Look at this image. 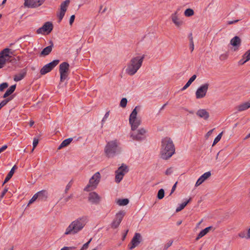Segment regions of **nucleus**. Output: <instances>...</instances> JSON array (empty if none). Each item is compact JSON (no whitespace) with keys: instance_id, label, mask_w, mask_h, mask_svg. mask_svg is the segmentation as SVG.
I'll use <instances>...</instances> for the list:
<instances>
[{"instance_id":"f257e3e1","label":"nucleus","mask_w":250,"mask_h":250,"mask_svg":"<svg viewBox=\"0 0 250 250\" xmlns=\"http://www.w3.org/2000/svg\"><path fill=\"white\" fill-rule=\"evenodd\" d=\"M175 146L170 138L166 137L161 141V158L163 160H168L175 153Z\"/></svg>"},{"instance_id":"f03ea898","label":"nucleus","mask_w":250,"mask_h":250,"mask_svg":"<svg viewBox=\"0 0 250 250\" xmlns=\"http://www.w3.org/2000/svg\"><path fill=\"white\" fill-rule=\"evenodd\" d=\"M144 58V55L132 58L127 64L126 73L130 76L134 75L141 67Z\"/></svg>"},{"instance_id":"7ed1b4c3","label":"nucleus","mask_w":250,"mask_h":250,"mask_svg":"<svg viewBox=\"0 0 250 250\" xmlns=\"http://www.w3.org/2000/svg\"><path fill=\"white\" fill-rule=\"evenodd\" d=\"M86 223V217L79 218L73 221L66 228L64 234L65 235L76 234L82 230Z\"/></svg>"},{"instance_id":"20e7f679","label":"nucleus","mask_w":250,"mask_h":250,"mask_svg":"<svg viewBox=\"0 0 250 250\" xmlns=\"http://www.w3.org/2000/svg\"><path fill=\"white\" fill-rule=\"evenodd\" d=\"M118 150V142L116 140L110 141L106 144L104 152L108 158L113 157L115 156Z\"/></svg>"},{"instance_id":"39448f33","label":"nucleus","mask_w":250,"mask_h":250,"mask_svg":"<svg viewBox=\"0 0 250 250\" xmlns=\"http://www.w3.org/2000/svg\"><path fill=\"white\" fill-rule=\"evenodd\" d=\"M101 174L97 172L90 179L88 184L85 187L84 190L89 191L95 189L99 184L101 180Z\"/></svg>"},{"instance_id":"423d86ee","label":"nucleus","mask_w":250,"mask_h":250,"mask_svg":"<svg viewBox=\"0 0 250 250\" xmlns=\"http://www.w3.org/2000/svg\"><path fill=\"white\" fill-rule=\"evenodd\" d=\"M14 51L8 48L4 49L0 52V68H2L7 62H11V56L10 54L14 55Z\"/></svg>"},{"instance_id":"0eeeda50","label":"nucleus","mask_w":250,"mask_h":250,"mask_svg":"<svg viewBox=\"0 0 250 250\" xmlns=\"http://www.w3.org/2000/svg\"><path fill=\"white\" fill-rule=\"evenodd\" d=\"M69 64L67 62H63L59 66V71L60 73V81L62 82L68 77Z\"/></svg>"},{"instance_id":"6e6552de","label":"nucleus","mask_w":250,"mask_h":250,"mask_svg":"<svg viewBox=\"0 0 250 250\" xmlns=\"http://www.w3.org/2000/svg\"><path fill=\"white\" fill-rule=\"evenodd\" d=\"M209 86V84L208 83H205L200 85L195 92L196 98L200 99L204 98L207 95Z\"/></svg>"},{"instance_id":"1a4fd4ad","label":"nucleus","mask_w":250,"mask_h":250,"mask_svg":"<svg viewBox=\"0 0 250 250\" xmlns=\"http://www.w3.org/2000/svg\"><path fill=\"white\" fill-rule=\"evenodd\" d=\"M53 28V24L51 22L47 21L45 22L42 27L38 29L36 32L38 34H43L45 33L48 34L52 31Z\"/></svg>"},{"instance_id":"9d476101","label":"nucleus","mask_w":250,"mask_h":250,"mask_svg":"<svg viewBox=\"0 0 250 250\" xmlns=\"http://www.w3.org/2000/svg\"><path fill=\"white\" fill-rule=\"evenodd\" d=\"M146 130L144 128H141L137 131V132H132L130 133V137L134 140L141 141L144 140L146 137Z\"/></svg>"},{"instance_id":"9b49d317","label":"nucleus","mask_w":250,"mask_h":250,"mask_svg":"<svg viewBox=\"0 0 250 250\" xmlns=\"http://www.w3.org/2000/svg\"><path fill=\"white\" fill-rule=\"evenodd\" d=\"M59 60H55L50 62V63L45 65L41 69L40 73L42 75H45V74L50 72L56 66H57L59 62Z\"/></svg>"},{"instance_id":"f8f14e48","label":"nucleus","mask_w":250,"mask_h":250,"mask_svg":"<svg viewBox=\"0 0 250 250\" xmlns=\"http://www.w3.org/2000/svg\"><path fill=\"white\" fill-rule=\"evenodd\" d=\"M69 3V0H66L61 3L60 5V12L57 14V16L59 19V22H61L63 19Z\"/></svg>"},{"instance_id":"ddd939ff","label":"nucleus","mask_w":250,"mask_h":250,"mask_svg":"<svg viewBox=\"0 0 250 250\" xmlns=\"http://www.w3.org/2000/svg\"><path fill=\"white\" fill-rule=\"evenodd\" d=\"M45 0H24V6L28 8H35L41 6Z\"/></svg>"},{"instance_id":"4468645a","label":"nucleus","mask_w":250,"mask_h":250,"mask_svg":"<svg viewBox=\"0 0 250 250\" xmlns=\"http://www.w3.org/2000/svg\"><path fill=\"white\" fill-rule=\"evenodd\" d=\"M125 215L124 211H120L116 215V217L111 224V228L116 229L118 227Z\"/></svg>"},{"instance_id":"2eb2a0df","label":"nucleus","mask_w":250,"mask_h":250,"mask_svg":"<svg viewBox=\"0 0 250 250\" xmlns=\"http://www.w3.org/2000/svg\"><path fill=\"white\" fill-rule=\"evenodd\" d=\"M141 241L142 236L141 234L139 233H135L134 236L131 240L130 244L128 245L129 246L130 245V247H129V249L132 250L136 247L138 246Z\"/></svg>"},{"instance_id":"dca6fc26","label":"nucleus","mask_w":250,"mask_h":250,"mask_svg":"<svg viewBox=\"0 0 250 250\" xmlns=\"http://www.w3.org/2000/svg\"><path fill=\"white\" fill-rule=\"evenodd\" d=\"M88 201L93 204H99L101 200V197L96 192H91L88 194Z\"/></svg>"},{"instance_id":"f3484780","label":"nucleus","mask_w":250,"mask_h":250,"mask_svg":"<svg viewBox=\"0 0 250 250\" xmlns=\"http://www.w3.org/2000/svg\"><path fill=\"white\" fill-rule=\"evenodd\" d=\"M241 40L238 36H235L230 42V43L234 46V51H236L241 45Z\"/></svg>"},{"instance_id":"a211bd4d","label":"nucleus","mask_w":250,"mask_h":250,"mask_svg":"<svg viewBox=\"0 0 250 250\" xmlns=\"http://www.w3.org/2000/svg\"><path fill=\"white\" fill-rule=\"evenodd\" d=\"M172 22L177 27H180L183 24V22L178 18L177 11L172 14L171 16Z\"/></svg>"},{"instance_id":"6ab92c4d","label":"nucleus","mask_w":250,"mask_h":250,"mask_svg":"<svg viewBox=\"0 0 250 250\" xmlns=\"http://www.w3.org/2000/svg\"><path fill=\"white\" fill-rule=\"evenodd\" d=\"M211 176L210 171L205 172L197 180L195 184V187H198L202 184L206 179L208 178Z\"/></svg>"},{"instance_id":"aec40b11","label":"nucleus","mask_w":250,"mask_h":250,"mask_svg":"<svg viewBox=\"0 0 250 250\" xmlns=\"http://www.w3.org/2000/svg\"><path fill=\"white\" fill-rule=\"evenodd\" d=\"M196 115L206 120H208L209 116V113L205 109L198 110L196 112Z\"/></svg>"},{"instance_id":"412c9836","label":"nucleus","mask_w":250,"mask_h":250,"mask_svg":"<svg viewBox=\"0 0 250 250\" xmlns=\"http://www.w3.org/2000/svg\"><path fill=\"white\" fill-rule=\"evenodd\" d=\"M50 45L45 47L41 52V56H46L49 55L50 52L52 51V48L53 47V43L52 41L50 42Z\"/></svg>"},{"instance_id":"4be33fe9","label":"nucleus","mask_w":250,"mask_h":250,"mask_svg":"<svg viewBox=\"0 0 250 250\" xmlns=\"http://www.w3.org/2000/svg\"><path fill=\"white\" fill-rule=\"evenodd\" d=\"M131 125V129L132 131H135L141 124V120L139 119H132L131 122H129Z\"/></svg>"},{"instance_id":"5701e85b","label":"nucleus","mask_w":250,"mask_h":250,"mask_svg":"<svg viewBox=\"0 0 250 250\" xmlns=\"http://www.w3.org/2000/svg\"><path fill=\"white\" fill-rule=\"evenodd\" d=\"M250 107V102L242 103L236 107L238 111L241 112L246 110Z\"/></svg>"},{"instance_id":"b1692460","label":"nucleus","mask_w":250,"mask_h":250,"mask_svg":"<svg viewBox=\"0 0 250 250\" xmlns=\"http://www.w3.org/2000/svg\"><path fill=\"white\" fill-rule=\"evenodd\" d=\"M26 74V71L22 69L19 73L15 75L14 77V80L15 82H19L23 79Z\"/></svg>"},{"instance_id":"393cba45","label":"nucleus","mask_w":250,"mask_h":250,"mask_svg":"<svg viewBox=\"0 0 250 250\" xmlns=\"http://www.w3.org/2000/svg\"><path fill=\"white\" fill-rule=\"evenodd\" d=\"M17 167L16 165H15L13 167L11 168V169L10 170V171H9V172L8 173L7 175L6 176L5 180H4V181L3 183V185L4 184H5L6 183H7L12 177V176L13 175L14 173V172H15V170L16 169H17Z\"/></svg>"},{"instance_id":"a878e982","label":"nucleus","mask_w":250,"mask_h":250,"mask_svg":"<svg viewBox=\"0 0 250 250\" xmlns=\"http://www.w3.org/2000/svg\"><path fill=\"white\" fill-rule=\"evenodd\" d=\"M212 228V227H208L203 230H201L200 233L198 234V236L196 238V240H198L200 238H202L204 236H205L208 232H209V231L210 230V229Z\"/></svg>"},{"instance_id":"bb28decb","label":"nucleus","mask_w":250,"mask_h":250,"mask_svg":"<svg viewBox=\"0 0 250 250\" xmlns=\"http://www.w3.org/2000/svg\"><path fill=\"white\" fill-rule=\"evenodd\" d=\"M72 140H73V138H68V139H66L63 140L62 142L61 145L59 146L58 149H61L62 148L68 146L70 144V143L72 141Z\"/></svg>"},{"instance_id":"cd10ccee","label":"nucleus","mask_w":250,"mask_h":250,"mask_svg":"<svg viewBox=\"0 0 250 250\" xmlns=\"http://www.w3.org/2000/svg\"><path fill=\"white\" fill-rule=\"evenodd\" d=\"M16 84L13 85L10 87V88L7 90L6 92L4 93V94L3 96V98H6L10 95H11L15 90L16 89Z\"/></svg>"},{"instance_id":"c85d7f7f","label":"nucleus","mask_w":250,"mask_h":250,"mask_svg":"<svg viewBox=\"0 0 250 250\" xmlns=\"http://www.w3.org/2000/svg\"><path fill=\"white\" fill-rule=\"evenodd\" d=\"M196 78V75H193L188 81L187 83L182 88V90H185L186 89L189 85L191 84V83L195 80Z\"/></svg>"},{"instance_id":"c756f323","label":"nucleus","mask_w":250,"mask_h":250,"mask_svg":"<svg viewBox=\"0 0 250 250\" xmlns=\"http://www.w3.org/2000/svg\"><path fill=\"white\" fill-rule=\"evenodd\" d=\"M118 173L121 172L122 173H124V175L128 171V167L125 165L123 164L116 171Z\"/></svg>"},{"instance_id":"7c9ffc66","label":"nucleus","mask_w":250,"mask_h":250,"mask_svg":"<svg viewBox=\"0 0 250 250\" xmlns=\"http://www.w3.org/2000/svg\"><path fill=\"white\" fill-rule=\"evenodd\" d=\"M188 38L189 41V49H190V51L192 52L194 49L193 38L192 36V33H189V34L188 36Z\"/></svg>"},{"instance_id":"2f4dec72","label":"nucleus","mask_w":250,"mask_h":250,"mask_svg":"<svg viewBox=\"0 0 250 250\" xmlns=\"http://www.w3.org/2000/svg\"><path fill=\"white\" fill-rule=\"evenodd\" d=\"M139 108V106H136L135 108L133 110L131 113L130 115L129 119V122H131L132 119H138L137 118V108Z\"/></svg>"},{"instance_id":"473e14b6","label":"nucleus","mask_w":250,"mask_h":250,"mask_svg":"<svg viewBox=\"0 0 250 250\" xmlns=\"http://www.w3.org/2000/svg\"><path fill=\"white\" fill-rule=\"evenodd\" d=\"M191 198H190L187 201L181 204L176 208V211L177 212L182 210L187 206V205L190 201Z\"/></svg>"},{"instance_id":"72a5a7b5","label":"nucleus","mask_w":250,"mask_h":250,"mask_svg":"<svg viewBox=\"0 0 250 250\" xmlns=\"http://www.w3.org/2000/svg\"><path fill=\"white\" fill-rule=\"evenodd\" d=\"M115 173H116L115 181L117 183H119L123 179V177L124 176V174L122 173L121 172H120V173H118L117 172L115 171Z\"/></svg>"},{"instance_id":"f704fd0d","label":"nucleus","mask_w":250,"mask_h":250,"mask_svg":"<svg viewBox=\"0 0 250 250\" xmlns=\"http://www.w3.org/2000/svg\"><path fill=\"white\" fill-rule=\"evenodd\" d=\"M129 203L128 199H118L117 201V203L120 206H125Z\"/></svg>"},{"instance_id":"c9c22d12","label":"nucleus","mask_w":250,"mask_h":250,"mask_svg":"<svg viewBox=\"0 0 250 250\" xmlns=\"http://www.w3.org/2000/svg\"><path fill=\"white\" fill-rule=\"evenodd\" d=\"M40 192H41L42 194H39V195H38V197L39 199H41L42 200L46 199L47 197V192L46 191L43 190Z\"/></svg>"},{"instance_id":"e433bc0d","label":"nucleus","mask_w":250,"mask_h":250,"mask_svg":"<svg viewBox=\"0 0 250 250\" xmlns=\"http://www.w3.org/2000/svg\"><path fill=\"white\" fill-rule=\"evenodd\" d=\"M184 14L186 17H190L194 14V11L190 8L187 9L185 12Z\"/></svg>"},{"instance_id":"4c0bfd02","label":"nucleus","mask_w":250,"mask_h":250,"mask_svg":"<svg viewBox=\"0 0 250 250\" xmlns=\"http://www.w3.org/2000/svg\"><path fill=\"white\" fill-rule=\"evenodd\" d=\"M39 194H42L41 192H38L33 195L32 198L29 200L28 206L32 204L35 201H36V200L38 198V195H39Z\"/></svg>"},{"instance_id":"58836bf2","label":"nucleus","mask_w":250,"mask_h":250,"mask_svg":"<svg viewBox=\"0 0 250 250\" xmlns=\"http://www.w3.org/2000/svg\"><path fill=\"white\" fill-rule=\"evenodd\" d=\"M165 195V191L163 189H160L157 194V198L159 199H162L164 198Z\"/></svg>"},{"instance_id":"ea45409f","label":"nucleus","mask_w":250,"mask_h":250,"mask_svg":"<svg viewBox=\"0 0 250 250\" xmlns=\"http://www.w3.org/2000/svg\"><path fill=\"white\" fill-rule=\"evenodd\" d=\"M127 99L125 98H123L121 102H120V106L122 107H126V104H127Z\"/></svg>"},{"instance_id":"a19ab883","label":"nucleus","mask_w":250,"mask_h":250,"mask_svg":"<svg viewBox=\"0 0 250 250\" xmlns=\"http://www.w3.org/2000/svg\"><path fill=\"white\" fill-rule=\"evenodd\" d=\"M222 134H223V132H221L217 135V136L214 140L212 146L215 145L220 140V139L222 137Z\"/></svg>"},{"instance_id":"79ce46f5","label":"nucleus","mask_w":250,"mask_h":250,"mask_svg":"<svg viewBox=\"0 0 250 250\" xmlns=\"http://www.w3.org/2000/svg\"><path fill=\"white\" fill-rule=\"evenodd\" d=\"M243 58L246 59V61H249L250 60V49L243 55Z\"/></svg>"},{"instance_id":"37998d69","label":"nucleus","mask_w":250,"mask_h":250,"mask_svg":"<svg viewBox=\"0 0 250 250\" xmlns=\"http://www.w3.org/2000/svg\"><path fill=\"white\" fill-rule=\"evenodd\" d=\"M11 100V98H9L6 99H5L3 100L0 103V109L3 107L5 105L7 104V103L10 101Z\"/></svg>"},{"instance_id":"c03bdc74","label":"nucleus","mask_w":250,"mask_h":250,"mask_svg":"<svg viewBox=\"0 0 250 250\" xmlns=\"http://www.w3.org/2000/svg\"><path fill=\"white\" fill-rule=\"evenodd\" d=\"M38 143H39V139L36 138H34L33 139V148L32 150V152H33L34 151V149L36 148V147L38 145Z\"/></svg>"},{"instance_id":"a18cd8bd","label":"nucleus","mask_w":250,"mask_h":250,"mask_svg":"<svg viewBox=\"0 0 250 250\" xmlns=\"http://www.w3.org/2000/svg\"><path fill=\"white\" fill-rule=\"evenodd\" d=\"M8 84L7 83H3L0 84V91H2L4 89L7 88Z\"/></svg>"},{"instance_id":"49530a36","label":"nucleus","mask_w":250,"mask_h":250,"mask_svg":"<svg viewBox=\"0 0 250 250\" xmlns=\"http://www.w3.org/2000/svg\"><path fill=\"white\" fill-rule=\"evenodd\" d=\"M110 111H107L104 115L103 120H102V125H103L104 123L105 122L106 120L108 118L109 116Z\"/></svg>"},{"instance_id":"de8ad7c7","label":"nucleus","mask_w":250,"mask_h":250,"mask_svg":"<svg viewBox=\"0 0 250 250\" xmlns=\"http://www.w3.org/2000/svg\"><path fill=\"white\" fill-rule=\"evenodd\" d=\"M72 182V180H71L69 182V183L66 185V188H65V193H67V191L69 190V189L71 187Z\"/></svg>"},{"instance_id":"09e8293b","label":"nucleus","mask_w":250,"mask_h":250,"mask_svg":"<svg viewBox=\"0 0 250 250\" xmlns=\"http://www.w3.org/2000/svg\"><path fill=\"white\" fill-rule=\"evenodd\" d=\"M173 243V241H170L167 243L164 247L163 250H167L170 246H171Z\"/></svg>"},{"instance_id":"8fccbe9b","label":"nucleus","mask_w":250,"mask_h":250,"mask_svg":"<svg viewBox=\"0 0 250 250\" xmlns=\"http://www.w3.org/2000/svg\"><path fill=\"white\" fill-rule=\"evenodd\" d=\"M238 235L239 237H240L241 238H247V236L246 235V233L245 231H241V232H239L238 234Z\"/></svg>"},{"instance_id":"3c124183","label":"nucleus","mask_w":250,"mask_h":250,"mask_svg":"<svg viewBox=\"0 0 250 250\" xmlns=\"http://www.w3.org/2000/svg\"><path fill=\"white\" fill-rule=\"evenodd\" d=\"M92 240V238H91L87 243H85L82 247V249L84 250L85 249H86L88 247V245L89 244V243H90L91 241Z\"/></svg>"},{"instance_id":"603ef678","label":"nucleus","mask_w":250,"mask_h":250,"mask_svg":"<svg viewBox=\"0 0 250 250\" xmlns=\"http://www.w3.org/2000/svg\"><path fill=\"white\" fill-rule=\"evenodd\" d=\"M172 172V167H169L166 170V171L165 172V174L167 175H170V174H171Z\"/></svg>"},{"instance_id":"864d4df0","label":"nucleus","mask_w":250,"mask_h":250,"mask_svg":"<svg viewBox=\"0 0 250 250\" xmlns=\"http://www.w3.org/2000/svg\"><path fill=\"white\" fill-rule=\"evenodd\" d=\"M75 248L74 247H64L62 248V249H61V250H73Z\"/></svg>"},{"instance_id":"5fc2aeb1","label":"nucleus","mask_w":250,"mask_h":250,"mask_svg":"<svg viewBox=\"0 0 250 250\" xmlns=\"http://www.w3.org/2000/svg\"><path fill=\"white\" fill-rule=\"evenodd\" d=\"M75 16L74 15H72L71 17H70V21H69V23H70V25H72L73 22H74V20H75Z\"/></svg>"},{"instance_id":"6e6d98bb","label":"nucleus","mask_w":250,"mask_h":250,"mask_svg":"<svg viewBox=\"0 0 250 250\" xmlns=\"http://www.w3.org/2000/svg\"><path fill=\"white\" fill-rule=\"evenodd\" d=\"M177 184V182H176L175 183V184L173 186L172 189L171 190V192H170V195H171L175 191V188H176Z\"/></svg>"},{"instance_id":"4d7b16f0","label":"nucleus","mask_w":250,"mask_h":250,"mask_svg":"<svg viewBox=\"0 0 250 250\" xmlns=\"http://www.w3.org/2000/svg\"><path fill=\"white\" fill-rule=\"evenodd\" d=\"M247 61H246V59H244V58L243 57V58L239 61V64L240 65H242L243 64H244L245 62H246Z\"/></svg>"},{"instance_id":"13d9d810","label":"nucleus","mask_w":250,"mask_h":250,"mask_svg":"<svg viewBox=\"0 0 250 250\" xmlns=\"http://www.w3.org/2000/svg\"><path fill=\"white\" fill-rule=\"evenodd\" d=\"M7 191H8V188H5L4 189H3V191L1 193V196H0L1 198H2L4 196V195L7 192Z\"/></svg>"},{"instance_id":"bf43d9fd","label":"nucleus","mask_w":250,"mask_h":250,"mask_svg":"<svg viewBox=\"0 0 250 250\" xmlns=\"http://www.w3.org/2000/svg\"><path fill=\"white\" fill-rule=\"evenodd\" d=\"M227 55L226 54H223V55H221L220 57V60H226L227 58Z\"/></svg>"},{"instance_id":"052dcab7","label":"nucleus","mask_w":250,"mask_h":250,"mask_svg":"<svg viewBox=\"0 0 250 250\" xmlns=\"http://www.w3.org/2000/svg\"><path fill=\"white\" fill-rule=\"evenodd\" d=\"M7 148V145L3 146L1 147L0 148V153L2 152H3L4 150H5Z\"/></svg>"},{"instance_id":"680f3d73","label":"nucleus","mask_w":250,"mask_h":250,"mask_svg":"<svg viewBox=\"0 0 250 250\" xmlns=\"http://www.w3.org/2000/svg\"><path fill=\"white\" fill-rule=\"evenodd\" d=\"M72 197H73V195L71 194L70 196H69L67 197H66V198H65L64 200H65V202H68L69 201V200L70 198H71Z\"/></svg>"},{"instance_id":"e2e57ef3","label":"nucleus","mask_w":250,"mask_h":250,"mask_svg":"<svg viewBox=\"0 0 250 250\" xmlns=\"http://www.w3.org/2000/svg\"><path fill=\"white\" fill-rule=\"evenodd\" d=\"M238 21H239V20H235V21H229L228 22V24H233L234 23L238 22Z\"/></svg>"},{"instance_id":"0e129e2a","label":"nucleus","mask_w":250,"mask_h":250,"mask_svg":"<svg viewBox=\"0 0 250 250\" xmlns=\"http://www.w3.org/2000/svg\"><path fill=\"white\" fill-rule=\"evenodd\" d=\"M247 238L250 239V228L248 230Z\"/></svg>"},{"instance_id":"69168bd1","label":"nucleus","mask_w":250,"mask_h":250,"mask_svg":"<svg viewBox=\"0 0 250 250\" xmlns=\"http://www.w3.org/2000/svg\"><path fill=\"white\" fill-rule=\"evenodd\" d=\"M213 129H211V130H209V131L207 133V135L208 136H210V135L211 134V133H212V131H213Z\"/></svg>"},{"instance_id":"338daca9","label":"nucleus","mask_w":250,"mask_h":250,"mask_svg":"<svg viewBox=\"0 0 250 250\" xmlns=\"http://www.w3.org/2000/svg\"><path fill=\"white\" fill-rule=\"evenodd\" d=\"M250 137V133L248 134L244 139V140H247V139Z\"/></svg>"},{"instance_id":"774afa93","label":"nucleus","mask_w":250,"mask_h":250,"mask_svg":"<svg viewBox=\"0 0 250 250\" xmlns=\"http://www.w3.org/2000/svg\"><path fill=\"white\" fill-rule=\"evenodd\" d=\"M34 124V122L33 121H30L29 122V125L32 126Z\"/></svg>"}]
</instances>
